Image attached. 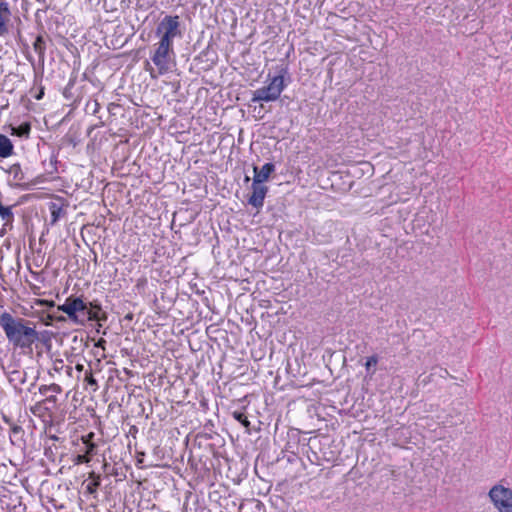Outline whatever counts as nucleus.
<instances>
[{
    "label": "nucleus",
    "instance_id": "nucleus-1",
    "mask_svg": "<svg viewBox=\"0 0 512 512\" xmlns=\"http://www.w3.org/2000/svg\"><path fill=\"white\" fill-rule=\"evenodd\" d=\"M0 327L14 348L23 352H32L33 344L40 341L36 323L21 317H14L9 312L0 314Z\"/></svg>",
    "mask_w": 512,
    "mask_h": 512
},
{
    "label": "nucleus",
    "instance_id": "nucleus-16",
    "mask_svg": "<svg viewBox=\"0 0 512 512\" xmlns=\"http://www.w3.org/2000/svg\"><path fill=\"white\" fill-rule=\"evenodd\" d=\"M25 376H26L25 372L15 370V371H12L10 373L9 381L10 382L24 383L25 382Z\"/></svg>",
    "mask_w": 512,
    "mask_h": 512
},
{
    "label": "nucleus",
    "instance_id": "nucleus-11",
    "mask_svg": "<svg viewBox=\"0 0 512 512\" xmlns=\"http://www.w3.org/2000/svg\"><path fill=\"white\" fill-rule=\"evenodd\" d=\"M13 154V144L11 140L3 135L0 134V157L1 158H7Z\"/></svg>",
    "mask_w": 512,
    "mask_h": 512
},
{
    "label": "nucleus",
    "instance_id": "nucleus-21",
    "mask_svg": "<svg viewBox=\"0 0 512 512\" xmlns=\"http://www.w3.org/2000/svg\"><path fill=\"white\" fill-rule=\"evenodd\" d=\"M377 363H378V357L376 355L368 357L366 360V363H365L366 370L369 371V369L372 366H376Z\"/></svg>",
    "mask_w": 512,
    "mask_h": 512
},
{
    "label": "nucleus",
    "instance_id": "nucleus-27",
    "mask_svg": "<svg viewBox=\"0 0 512 512\" xmlns=\"http://www.w3.org/2000/svg\"><path fill=\"white\" fill-rule=\"evenodd\" d=\"M49 392L48 385H41L39 387V393L41 395H46Z\"/></svg>",
    "mask_w": 512,
    "mask_h": 512
},
{
    "label": "nucleus",
    "instance_id": "nucleus-26",
    "mask_svg": "<svg viewBox=\"0 0 512 512\" xmlns=\"http://www.w3.org/2000/svg\"><path fill=\"white\" fill-rule=\"evenodd\" d=\"M44 402L55 404L57 402V397L55 395H50L44 399Z\"/></svg>",
    "mask_w": 512,
    "mask_h": 512
},
{
    "label": "nucleus",
    "instance_id": "nucleus-36",
    "mask_svg": "<svg viewBox=\"0 0 512 512\" xmlns=\"http://www.w3.org/2000/svg\"><path fill=\"white\" fill-rule=\"evenodd\" d=\"M250 178L248 176L245 177V181H249Z\"/></svg>",
    "mask_w": 512,
    "mask_h": 512
},
{
    "label": "nucleus",
    "instance_id": "nucleus-33",
    "mask_svg": "<svg viewBox=\"0 0 512 512\" xmlns=\"http://www.w3.org/2000/svg\"><path fill=\"white\" fill-rule=\"evenodd\" d=\"M104 343H105V340H104V339H100V340L98 341V343L96 344V346L100 347V346H102Z\"/></svg>",
    "mask_w": 512,
    "mask_h": 512
},
{
    "label": "nucleus",
    "instance_id": "nucleus-18",
    "mask_svg": "<svg viewBox=\"0 0 512 512\" xmlns=\"http://www.w3.org/2000/svg\"><path fill=\"white\" fill-rule=\"evenodd\" d=\"M232 415H233L234 419L239 421L244 427L249 428L250 421L248 420L247 416L243 412L234 411L232 413Z\"/></svg>",
    "mask_w": 512,
    "mask_h": 512
},
{
    "label": "nucleus",
    "instance_id": "nucleus-24",
    "mask_svg": "<svg viewBox=\"0 0 512 512\" xmlns=\"http://www.w3.org/2000/svg\"><path fill=\"white\" fill-rule=\"evenodd\" d=\"M89 309H92L94 311H97L98 313L101 311V306L97 304L96 302H90L88 304Z\"/></svg>",
    "mask_w": 512,
    "mask_h": 512
},
{
    "label": "nucleus",
    "instance_id": "nucleus-2",
    "mask_svg": "<svg viewBox=\"0 0 512 512\" xmlns=\"http://www.w3.org/2000/svg\"><path fill=\"white\" fill-rule=\"evenodd\" d=\"M57 309L67 315V318L76 325L84 326L89 321H99L101 318L97 311L89 309L88 304L80 297H68L64 304Z\"/></svg>",
    "mask_w": 512,
    "mask_h": 512
},
{
    "label": "nucleus",
    "instance_id": "nucleus-29",
    "mask_svg": "<svg viewBox=\"0 0 512 512\" xmlns=\"http://www.w3.org/2000/svg\"><path fill=\"white\" fill-rule=\"evenodd\" d=\"M9 128H15V127L12 125H9ZM17 128H21V129L30 128V124L28 122H24L21 125H19Z\"/></svg>",
    "mask_w": 512,
    "mask_h": 512
},
{
    "label": "nucleus",
    "instance_id": "nucleus-22",
    "mask_svg": "<svg viewBox=\"0 0 512 512\" xmlns=\"http://www.w3.org/2000/svg\"><path fill=\"white\" fill-rule=\"evenodd\" d=\"M48 389H49V392L51 391L56 394H59L62 392V388L58 384H55V383L48 385Z\"/></svg>",
    "mask_w": 512,
    "mask_h": 512
},
{
    "label": "nucleus",
    "instance_id": "nucleus-31",
    "mask_svg": "<svg viewBox=\"0 0 512 512\" xmlns=\"http://www.w3.org/2000/svg\"><path fill=\"white\" fill-rule=\"evenodd\" d=\"M43 95H44V90H43V88H42V89L39 91V93L35 95V98H36L37 100H40V99L43 97Z\"/></svg>",
    "mask_w": 512,
    "mask_h": 512
},
{
    "label": "nucleus",
    "instance_id": "nucleus-6",
    "mask_svg": "<svg viewBox=\"0 0 512 512\" xmlns=\"http://www.w3.org/2000/svg\"><path fill=\"white\" fill-rule=\"evenodd\" d=\"M490 501L498 512H512V489L503 485H494L488 493Z\"/></svg>",
    "mask_w": 512,
    "mask_h": 512
},
{
    "label": "nucleus",
    "instance_id": "nucleus-23",
    "mask_svg": "<svg viewBox=\"0 0 512 512\" xmlns=\"http://www.w3.org/2000/svg\"><path fill=\"white\" fill-rule=\"evenodd\" d=\"M93 437H94L93 432H90L88 435L82 437L83 444H85V446H87L88 443H93L92 442Z\"/></svg>",
    "mask_w": 512,
    "mask_h": 512
},
{
    "label": "nucleus",
    "instance_id": "nucleus-28",
    "mask_svg": "<svg viewBox=\"0 0 512 512\" xmlns=\"http://www.w3.org/2000/svg\"><path fill=\"white\" fill-rule=\"evenodd\" d=\"M65 140L69 141L73 145V147H75L77 145V141L72 136L67 135L65 137Z\"/></svg>",
    "mask_w": 512,
    "mask_h": 512
},
{
    "label": "nucleus",
    "instance_id": "nucleus-8",
    "mask_svg": "<svg viewBox=\"0 0 512 512\" xmlns=\"http://www.w3.org/2000/svg\"><path fill=\"white\" fill-rule=\"evenodd\" d=\"M275 170V165L273 163L264 164L261 169H258L257 166L253 167L254 177L253 181H258V183L264 184L265 181L268 180L269 176Z\"/></svg>",
    "mask_w": 512,
    "mask_h": 512
},
{
    "label": "nucleus",
    "instance_id": "nucleus-4",
    "mask_svg": "<svg viewBox=\"0 0 512 512\" xmlns=\"http://www.w3.org/2000/svg\"><path fill=\"white\" fill-rule=\"evenodd\" d=\"M155 34L160 40L173 44V39L182 37L180 17L178 15H166L156 27Z\"/></svg>",
    "mask_w": 512,
    "mask_h": 512
},
{
    "label": "nucleus",
    "instance_id": "nucleus-3",
    "mask_svg": "<svg viewBox=\"0 0 512 512\" xmlns=\"http://www.w3.org/2000/svg\"><path fill=\"white\" fill-rule=\"evenodd\" d=\"M288 74L287 67H280L278 74L269 78L270 82L253 91L252 102H271L279 98L280 94L286 87L285 75Z\"/></svg>",
    "mask_w": 512,
    "mask_h": 512
},
{
    "label": "nucleus",
    "instance_id": "nucleus-12",
    "mask_svg": "<svg viewBox=\"0 0 512 512\" xmlns=\"http://www.w3.org/2000/svg\"><path fill=\"white\" fill-rule=\"evenodd\" d=\"M52 371H54L55 373H61L62 371H64L68 377H72L73 368L71 366L65 365L62 359H55L53 361V366L49 372V374L53 376Z\"/></svg>",
    "mask_w": 512,
    "mask_h": 512
},
{
    "label": "nucleus",
    "instance_id": "nucleus-19",
    "mask_svg": "<svg viewBox=\"0 0 512 512\" xmlns=\"http://www.w3.org/2000/svg\"><path fill=\"white\" fill-rule=\"evenodd\" d=\"M85 381H86L90 386H94V387H97V386H98L97 380L94 378V376H93V374H92V371H91V370H86V371H85Z\"/></svg>",
    "mask_w": 512,
    "mask_h": 512
},
{
    "label": "nucleus",
    "instance_id": "nucleus-20",
    "mask_svg": "<svg viewBox=\"0 0 512 512\" xmlns=\"http://www.w3.org/2000/svg\"><path fill=\"white\" fill-rule=\"evenodd\" d=\"M11 172L14 173V179L17 181L23 180V173L21 172L20 165H13L11 167Z\"/></svg>",
    "mask_w": 512,
    "mask_h": 512
},
{
    "label": "nucleus",
    "instance_id": "nucleus-17",
    "mask_svg": "<svg viewBox=\"0 0 512 512\" xmlns=\"http://www.w3.org/2000/svg\"><path fill=\"white\" fill-rule=\"evenodd\" d=\"M0 216L2 218V220L6 221V222H10L13 220V212L11 210V207H6V206H2L0 207Z\"/></svg>",
    "mask_w": 512,
    "mask_h": 512
},
{
    "label": "nucleus",
    "instance_id": "nucleus-9",
    "mask_svg": "<svg viewBox=\"0 0 512 512\" xmlns=\"http://www.w3.org/2000/svg\"><path fill=\"white\" fill-rule=\"evenodd\" d=\"M11 16L9 4L6 1H0V36L8 32L7 22Z\"/></svg>",
    "mask_w": 512,
    "mask_h": 512
},
{
    "label": "nucleus",
    "instance_id": "nucleus-25",
    "mask_svg": "<svg viewBox=\"0 0 512 512\" xmlns=\"http://www.w3.org/2000/svg\"><path fill=\"white\" fill-rule=\"evenodd\" d=\"M19 137H28L30 130H13Z\"/></svg>",
    "mask_w": 512,
    "mask_h": 512
},
{
    "label": "nucleus",
    "instance_id": "nucleus-14",
    "mask_svg": "<svg viewBox=\"0 0 512 512\" xmlns=\"http://www.w3.org/2000/svg\"><path fill=\"white\" fill-rule=\"evenodd\" d=\"M49 209H50L51 217H52L51 222H52V224H54L64 214V210H63L62 206H60L56 203H51L49 206Z\"/></svg>",
    "mask_w": 512,
    "mask_h": 512
},
{
    "label": "nucleus",
    "instance_id": "nucleus-15",
    "mask_svg": "<svg viewBox=\"0 0 512 512\" xmlns=\"http://www.w3.org/2000/svg\"><path fill=\"white\" fill-rule=\"evenodd\" d=\"M91 477H94V479L86 485V491L89 494H94L96 493L97 488L100 486V476H95V474L92 473Z\"/></svg>",
    "mask_w": 512,
    "mask_h": 512
},
{
    "label": "nucleus",
    "instance_id": "nucleus-30",
    "mask_svg": "<svg viewBox=\"0 0 512 512\" xmlns=\"http://www.w3.org/2000/svg\"><path fill=\"white\" fill-rule=\"evenodd\" d=\"M49 318H50V319H55V320H56V321H58V322H64V321H66V317H64V316L53 317V316H51V315H50V316H49Z\"/></svg>",
    "mask_w": 512,
    "mask_h": 512
},
{
    "label": "nucleus",
    "instance_id": "nucleus-13",
    "mask_svg": "<svg viewBox=\"0 0 512 512\" xmlns=\"http://www.w3.org/2000/svg\"><path fill=\"white\" fill-rule=\"evenodd\" d=\"M34 51L38 54L40 59H44L46 43L42 35H38L33 43Z\"/></svg>",
    "mask_w": 512,
    "mask_h": 512
},
{
    "label": "nucleus",
    "instance_id": "nucleus-34",
    "mask_svg": "<svg viewBox=\"0 0 512 512\" xmlns=\"http://www.w3.org/2000/svg\"><path fill=\"white\" fill-rule=\"evenodd\" d=\"M46 333H47L46 331H45V332H43V333H40V337H41V336L46 337Z\"/></svg>",
    "mask_w": 512,
    "mask_h": 512
},
{
    "label": "nucleus",
    "instance_id": "nucleus-7",
    "mask_svg": "<svg viewBox=\"0 0 512 512\" xmlns=\"http://www.w3.org/2000/svg\"><path fill=\"white\" fill-rule=\"evenodd\" d=\"M251 188L252 193L247 200L248 204L259 210L264 205L268 187L264 184L258 183V181H253Z\"/></svg>",
    "mask_w": 512,
    "mask_h": 512
},
{
    "label": "nucleus",
    "instance_id": "nucleus-5",
    "mask_svg": "<svg viewBox=\"0 0 512 512\" xmlns=\"http://www.w3.org/2000/svg\"><path fill=\"white\" fill-rule=\"evenodd\" d=\"M154 47L151 60L157 67L160 75L166 74L170 70L171 58L174 54L173 44L159 40Z\"/></svg>",
    "mask_w": 512,
    "mask_h": 512
},
{
    "label": "nucleus",
    "instance_id": "nucleus-35",
    "mask_svg": "<svg viewBox=\"0 0 512 512\" xmlns=\"http://www.w3.org/2000/svg\"><path fill=\"white\" fill-rule=\"evenodd\" d=\"M49 306H54V302H53V301H51V302L49 303Z\"/></svg>",
    "mask_w": 512,
    "mask_h": 512
},
{
    "label": "nucleus",
    "instance_id": "nucleus-10",
    "mask_svg": "<svg viewBox=\"0 0 512 512\" xmlns=\"http://www.w3.org/2000/svg\"><path fill=\"white\" fill-rule=\"evenodd\" d=\"M97 453V445L95 443H88L85 446L84 454H79L75 458V464H83L90 462L91 458Z\"/></svg>",
    "mask_w": 512,
    "mask_h": 512
},
{
    "label": "nucleus",
    "instance_id": "nucleus-32",
    "mask_svg": "<svg viewBox=\"0 0 512 512\" xmlns=\"http://www.w3.org/2000/svg\"><path fill=\"white\" fill-rule=\"evenodd\" d=\"M75 369L78 371V372H82L84 370V365L83 364H76L75 366Z\"/></svg>",
    "mask_w": 512,
    "mask_h": 512
}]
</instances>
